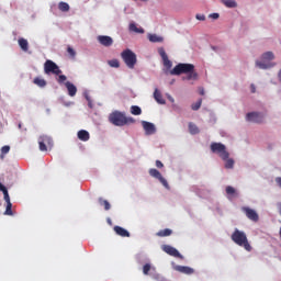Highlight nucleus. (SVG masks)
Returning a JSON list of instances; mask_svg holds the SVG:
<instances>
[{
	"instance_id": "24",
	"label": "nucleus",
	"mask_w": 281,
	"mask_h": 281,
	"mask_svg": "<svg viewBox=\"0 0 281 281\" xmlns=\"http://www.w3.org/2000/svg\"><path fill=\"white\" fill-rule=\"evenodd\" d=\"M221 3H223L225 8H238V2H236V0H221Z\"/></svg>"
},
{
	"instance_id": "30",
	"label": "nucleus",
	"mask_w": 281,
	"mask_h": 281,
	"mask_svg": "<svg viewBox=\"0 0 281 281\" xmlns=\"http://www.w3.org/2000/svg\"><path fill=\"white\" fill-rule=\"evenodd\" d=\"M262 60H273L276 58V55H273V52H266L261 55Z\"/></svg>"
},
{
	"instance_id": "3",
	"label": "nucleus",
	"mask_w": 281,
	"mask_h": 281,
	"mask_svg": "<svg viewBox=\"0 0 281 281\" xmlns=\"http://www.w3.org/2000/svg\"><path fill=\"white\" fill-rule=\"evenodd\" d=\"M232 240L235 243V245L244 247L246 251H251V245L249 244V239H247V234H245V232L236 228L232 234Z\"/></svg>"
},
{
	"instance_id": "45",
	"label": "nucleus",
	"mask_w": 281,
	"mask_h": 281,
	"mask_svg": "<svg viewBox=\"0 0 281 281\" xmlns=\"http://www.w3.org/2000/svg\"><path fill=\"white\" fill-rule=\"evenodd\" d=\"M276 183L281 188V177L276 178Z\"/></svg>"
},
{
	"instance_id": "31",
	"label": "nucleus",
	"mask_w": 281,
	"mask_h": 281,
	"mask_svg": "<svg viewBox=\"0 0 281 281\" xmlns=\"http://www.w3.org/2000/svg\"><path fill=\"white\" fill-rule=\"evenodd\" d=\"M131 113H132V115H142V108H139L137 105H132Z\"/></svg>"
},
{
	"instance_id": "49",
	"label": "nucleus",
	"mask_w": 281,
	"mask_h": 281,
	"mask_svg": "<svg viewBox=\"0 0 281 281\" xmlns=\"http://www.w3.org/2000/svg\"><path fill=\"white\" fill-rule=\"evenodd\" d=\"M170 102H175V99L172 97H169Z\"/></svg>"
},
{
	"instance_id": "10",
	"label": "nucleus",
	"mask_w": 281,
	"mask_h": 281,
	"mask_svg": "<svg viewBox=\"0 0 281 281\" xmlns=\"http://www.w3.org/2000/svg\"><path fill=\"white\" fill-rule=\"evenodd\" d=\"M265 120V115L260 112H250L246 114V121L247 122H254L255 124H262V121Z\"/></svg>"
},
{
	"instance_id": "51",
	"label": "nucleus",
	"mask_w": 281,
	"mask_h": 281,
	"mask_svg": "<svg viewBox=\"0 0 281 281\" xmlns=\"http://www.w3.org/2000/svg\"><path fill=\"white\" fill-rule=\"evenodd\" d=\"M87 98V100H88V102H89V97H86Z\"/></svg>"
},
{
	"instance_id": "11",
	"label": "nucleus",
	"mask_w": 281,
	"mask_h": 281,
	"mask_svg": "<svg viewBox=\"0 0 281 281\" xmlns=\"http://www.w3.org/2000/svg\"><path fill=\"white\" fill-rule=\"evenodd\" d=\"M162 251H165V254H168V256H172L173 258H180V260H183V255L180 254L179 250H177V248L170 245H164Z\"/></svg>"
},
{
	"instance_id": "26",
	"label": "nucleus",
	"mask_w": 281,
	"mask_h": 281,
	"mask_svg": "<svg viewBox=\"0 0 281 281\" xmlns=\"http://www.w3.org/2000/svg\"><path fill=\"white\" fill-rule=\"evenodd\" d=\"M148 41H150V43H164V37L157 35V34H149Z\"/></svg>"
},
{
	"instance_id": "41",
	"label": "nucleus",
	"mask_w": 281,
	"mask_h": 281,
	"mask_svg": "<svg viewBox=\"0 0 281 281\" xmlns=\"http://www.w3.org/2000/svg\"><path fill=\"white\" fill-rule=\"evenodd\" d=\"M67 80V76L65 75H58V78H57V82H59V85H63V82H65Z\"/></svg>"
},
{
	"instance_id": "2",
	"label": "nucleus",
	"mask_w": 281,
	"mask_h": 281,
	"mask_svg": "<svg viewBox=\"0 0 281 281\" xmlns=\"http://www.w3.org/2000/svg\"><path fill=\"white\" fill-rule=\"evenodd\" d=\"M109 122L114 126H126V124H135V119L126 116L120 111H114L109 115Z\"/></svg>"
},
{
	"instance_id": "14",
	"label": "nucleus",
	"mask_w": 281,
	"mask_h": 281,
	"mask_svg": "<svg viewBox=\"0 0 281 281\" xmlns=\"http://www.w3.org/2000/svg\"><path fill=\"white\" fill-rule=\"evenodd\" d=\"M142 126H143L146 135H155V133L157 131V128H155V124L147 122V121H143Z\"/></svg>"
},
{
	"instance_id": "34",
	"label": "nucleus",
	"mask_w": 281,
	"mask_h": 281,
	"mask_svg": "<svg viewBox=\"0 0 281 281\" xmlns=\"http://www.w3.org/2000/svg\"><path fill=\"white\" fill-rule=\"evenodd\" d=\"M108 65H110L111 67H113L114 69H119L120 67V60L117 59H111L108 61Z\"/></svg>"
},
{
	"instance_id": "33",
	"label": "nucleus",
	"mask_w": 281,
	"mask_h": 281,
	"mask_svg": "<svg viewBox=\"0 0 281 281\" xmlns=\"http://www.w3.org/2000/svg\"><path fill=\"white\" fill-rule=\"evenodd\" d=\"M58 9L60 12H69V4L67 2H59Z\"/></svg>"
},
{
	"instance_id": "15",
	"label": "nucleus",
	"mask_w": 281,
	"mask_h": 281,
	"mask_svg": "<svg viewBox=\"0 0 281 281\" xmlns=\"http://www.w3.org/2000/svg\"><path fill=\"white\" fill-rule=\"evenodd\" d=\"M175 271H178L179 273H184V276H192L194 273V269L188 267V266H175Z\"/></svg>"
},
{
	"instance_id": "50",
	"label": "nucleus",
	"mask_w": 281,
	"mask_h": 281,
	"mask_svg": "<svg viewBox=\"0 0 281 281\" xmlns=\"http://www.w3.org/2000/svg\"><path fill=\"white\" fill-rule=\"evenodd\" d=\"M19 128H22V124L21 123H19Z\"/></svg>"
},
{
	"instance_id": "22",
	"label": "nucleus",
	"mask_w": 281,
	"mask_h": 281,
	"mask_svg": "<svg viewBox=\"0 0 281 281\" xmlns=\"http://www.w3.org/2000/svg\"><path fill=\"white\" fill-rule=\"evenodd\" d=\"M89 132H87L86 130H80L78 132V139H80L81 142H89Z\"/></svg>"
},
{
	"instance_id": "18",
	"label": "nucleus",
	"mask_w": 281,
	"mask_h": 281,
	"mask_svg": "<svg viewBox=\"0 0 281 281\" xmlns=\"http://www.w3.org/2000/svg\"><path fill=\"white\" fill-rule=\"evenodd\" d=\"M67 91H68V95H70V98H74V95H76V93H78V88L75 87L74 83L67 81L65 83Z\"/></svg>"
},
{
	"instance_id": "21",
	"label": "nucleus",
	"mask_w": 281,
	"mask_h": 281,
	"mask_svg": "<svg viewBox=\"0 0 281 281\" xmlns=\"http://www.w3.org/2000/svg\"><path fill=\"white\" fill-rule=\"evenodd\" d=\"M154 98L156 102H158V104H166V100L164 99L161 92L158 89L154 91Z\"/></svg>"
},
{
	"instance_id": "6",
	"label": "nucleus",
	"mask_w": 281,
	"mask_h": 281,
	"mask_svg": "<svg viewBox=\"0 0 281 281\" xmlns=\"http://www.w3.org/2000/svg\"><path fill=\"white\" fill-rule=\"evenodd\" d=\"M0 192H2L4 196V201L7 203L4 216H14V212H12V202L10 201V193H8V188L0 182Z\"/></svg>"
},
{
	"instance_id": "8",
	"label": "nucleus",
	"mask_w": 281,
	"mask_h": 281,
	"mask_svg": "<svg viewBox=\"0 0 281 281\" xmlns=\"http://www.w3.org/2000/svg\"><path fill=\"white\" fill-rule=\"evenodd\" d=\"M150 177H154V179H158V181L166 188L167 190H170V186L168 184V180L161 176V172L159 170L151 168L149 169Z\"/></svg>"
},
{
	"instance_id": "28",
	"label": "nucleus",
	"mask_w": 281,
	"mask_h": 281,
	"mask_svg": "<svg viewBox=\"0 0 281 281\" xmlns=\"http://www.w3.org/2000/svg\"><path fill=\"white\" fill-rule=\"evenodd\" d=\"M156 235L159 236L160 238H164L166 236H171L172 235V229L165 228V229L159 231Z\"/></svg>"
},
{
	"instance_id": "44",
	"label": "nucleus",
	"mask_w": 281,
	"mask_h": 281,
	"mask_svg": "<svg viewBox=\"0 0 281 281\" xmlns=\"http://www.w3.org/2000/svg\"><path fill=\"white\" fill-rule=\"evenodd\" d=\"M218 13H212V14H210V19H218Z\"/></svg>"
},
{
	"instance_id": "27",
	"label": "nucleus",
	"mask_w": 281,
	"mask_h": 281,
	"mask_svg": "<svg viewBox=\"0 0 281 281\" xmlns=\"http://www.w3.org/2000/svg\"><path fill=\"white\" fill-rule=\"evenodd\" d=\"M33 82L37 86V87H47V81L41 77H36L34 78Z\"/></svg>"
},
{
	"instance_id": "39",
	"label": "nucleus",
	"mask_w": 281,
	"mask_h": 281,
	"mask_svg": "<svg viewBox=\"0 0 281 281\" xmlns=\"http://www.w3.org/2000/svg\"><path fill=\"white\" fill-rule=\"evenodd\" d=\"M67 52H68L70 58H76V50L71 46L67 47Z\"/></svg>"
},
{
	"instance_id": "46",
	"label": "nucleus",
	"mask_w": 281,
	"mask_h": 281,
	"mask_svg": "<svg viewBox=\"0 0 281 281\" xmlns=\"http://www.w3.org/2000/svg\"><path fill=\"white\" fill-rule=\"evenodd\" d=\"M250 88H251V93H256V86L251 85Z\"/></svg>"
},
{
	"instance_id": "29",
	"label": "nucleus",
	"mask_w": 281,
	"mask_h": 281,
	"mask_svg": "<svg viewBox=\"0 0 281 281\" xmlns=\"http://www.w3.org/2000/svg\"><path fill=\"white\" fill-rule=\"evenodd\" d=\"M189 133L191 135H199V126L194 123H189Z\"/></svg>"
},
{
	"instance_id": "37",
	"label": "nucleus",
	"mask_w": 281,
	"mask_h": 281,
	"mask_svg": "<svg viewBox=\"0 0 281 281\" xmlns=\"http://www.w3.org/2000/svg\"><path fill=\"white\" fill-rule=\"evenodd\" d=\"M150 263H146L145 266H143V273L144 276H148V273H150Z\"/></svg>"
},
{
	"instance_id": "32",
	"label": "nucleus",
	"mask_w": 281,
	"mask_h": 281,
	"mask_svg": "<svg viewBox=\"0 0 281 281\" xmlns=\"http://www.w3.org/2000/svg\"><path fill=\"white\" fill-rule=\"evenodd\" d=\"M100 205H103L105 211L111 210V203H109L106 200L99 198Z\"/></svg>"
},
{
	"instance_id": "36",
	"label": "nucleus",
	"mask_w": 281,
	"mask_h": 281,
	"mask_svg": "<svg viewBox=\"0 0 281 281\" xmlns=\"http://www.w3.org/2000/svg\"><path fill=\"white\" fill-rule=\"evenodd\" d=\"M224 161H226V162H225V168H227V169L234 168V159L227 158V159L224 160Z\"/></svg>"
},
{
	"instance_id": "20",
	"label": "nucleus",
	"mask_w": 281,
	"mask_h": 281,
	"mask_svg": "<svg viewBox=\"0 0 281 281\" xmlns=\"http://www.w3.org/2000/svg\"><path fill=\"white\" fill-rule=\"evenodd\" d=\"M256 67H259V69H271V67H276V63H263V61H256Z\"/></svg>"
},
{
	"instance_id": "48",
	"label": "nucleus",
	"mask_w": 281,
	"mask_h": 281,
	"mask_svg": "<svg viewBox=\"0 0 281 281\" xmlns=\"http://www.w3.org/2000/svg\"><path fill=\"white\" fill-rule=\"evenodd\" d=\"M278 78L281 80V69L279 70Z\"/></svg>"
},
{
	"instance_id": "42",
	"label": "nucleus",
	"mask_w": 281,
	"mask_h": 281,
	"mask_svg": "<svg viewBox=\"0 0 281 281\" xmlns=\"http://www.w3.org/2000/svg\"><path fill=\"white\" fill-rule=\"evenodd\" d=\"M195 19H196L198 21H205V14L198 13V14L195 15Z\"/></svg>"
},
{
	"instance_id": "19",
	"label": "nucleus",
	"mask_w": 281,
	"mask_h": 281,
	"mask_svg": "<svg viewBox=\"0 0 281 281\" xmlns=\"http://www.w3.org/2000/svg\"><path fill=\"white\" fill-rule=\"evenodd\" d=\"M18 43L22 49V52H29L30 49V43L27 42V40L23 38V37H20L18 40Z\"/></svg>"
},
{
	"instance_id": "38",
	"label": "nucleus",
	"mask_w": 281,
	"mask_h": 281,
	"mask_svg": "<svg viewBox=\"0 0 281 281\" xmlns=\"http://www.w3.org/2000/svg\"><path fill=\"white\" fill-rule=\"evenodd\" d=\"M8 153H10V146L4 145V146L1 148V158L3 159V155H8Z\"/></svg>"
},
{
	"instance_id": "53",
	"label": "nucleus",
	"mask_w": 281,
	"mask_h": 281,
	"mask_svg": "<svg viewBox=\"0 0 281 281\" xmlns=\"http://www.w3.org/2000/svg\"><path fill=\"white\" fill-rule=\"evenodd\" d=\"M143 1H148V0H143Z\"/></svg>"
},
{
	"instance_id": "25",
	"label": "nucleus",
	"mask_w": 281,
	"mask_h": 281,
	"mask_svg": "<svg viewBox=\"0 0 281 281\" xmlns=\"http://www.w3.org/2000/svg\"><path fill=\"white\" fill-rule=\"evenodd\" d=\"M128 30L130 32H135V34H144V29L137 27L135 23H130Z\"/></svg>"
},
{
	"instance_id": "35",
	"label": "nucleus",
	"mask_w": 281,
	"mask_h": 281,
	"mask_svg": "<svg viewBox=\"0 0 281 281\" xmlns=\"http://www.w3.org/2000/svg\"><path fill=\"white\" fill-rule=\"evenodd\" d=\"M201 104H203V100L200 99L198 102L191 105L192 111H199L201 109Z\"/></svg>"
},
{
	"instance_id": "17",
	"label": "nucleus",
	"mask_w": 281,
	"mask_h": 281,
	"mask_svg": "<svg viewBox=\"0 0 281 281\" xmlns=\"http://www.w3.org/2000/svg\"><path fill=\"white\" fill-rule=\"evenodd\" d=\"M114 232L117 234V236H121L122 238H131V233L126 231L124 227L121 226H114Z\"/></svg>"
},
{
	"instance_id": "13",
	"label": "nucleus",
	"mask_w": 281,
	"mask_h": 281,
	"mask_svg": "<svg viewBox=\"0 0 281 281\" xmlns=\"http://www.w3.org/2000/svg\"><path fill=\"white\" fill-rule=\"evenodd\" d=\"M97 41L100 43V45H103V47H111V45H113V37L109 35H99Z\"/></svg>"
},
{
	"instance_id": "1",
	"label": "nucleus",
	"mask_w": 281,
	"mask_h": 281,
	"mask_svg": "<svg viewBox=\"0 0 281 281\" xmlns=\"http://www.w3.org/2000/svg\"><path fill=\"white\" fill-rule=\"evenodd\" d=\"M171 76H181V74H187V77H183V80H196L199 74L194 71V65L192 64H178L170 71Z\"/></svg>"
},
{
	"instance_id": "12",
	"label": "nucleus",
	"mask_w": 281,
	"mask_h": 281,
	"mask_svg": "<svg viewBox=\"0 0 281 281\" xmlns=\"http://www.w3.org/2000/svg\"><path fill=\"white\" fill-rule=\"evenodd\" d=\"M158 54L160 58H162L164 66L167 69H172V61L168 58V54H166V49H164V47H160L158 49Z\"/></svg>"
},
{
	"instance_id": "9",
	"label": "nucleus",
	"mask_w": 281,
	"mask_h": 281,
	"mask_svg": "<svg viewBox=\"0 0 281 281\" xmlns=\"http://www.w3.org/2000/svg\"><path fill=\"white\" fill-rule=\"evenodd\" d=\"M241 212H244L247 218H249V221H252V223H258V221H260L258 212H256V210L254 209H250L249 206L241 207Z\"/></svg>"
},
{
	"instance_id": "43",
	"label": "nucleus",
	"mask_w": 281,
	"mask_h": 281,
	"mask_svg": "<svg viewBox=\"0 0 281 281\" xmlns=\"http://www.w3.org/2000/svg\"><path fill=\"white\" fill-rule=\"evenodd\" d=\"M156 168H164V162H161V160H156Z\"/></svg>"
},
{
	"instance_id": "16",
	"label": "nucleus",
	"mask_w": 281,
	"mask_h": 281,
	"mask_svg": "<svg viewBox=\"0 0 281 281\" xmlns=\"http://www.w3.org/2000/svg\"><path fill=\"white\" fill-rule=\"evenodd\" d=\"M226 194L229 201H233V199H238L239 196L238 191H236L232 186L226 187Z\"/></svg>"
},
{
	"instance_id": "7",
	"label": "nucleus",
	"mask_w": 281,
	"mask_h": 281,
	"mask_svg": "<svg viewBox=\"0 0 281 281\" xmlns=\"http://www.w3.org/2000/svg\"><path fill=\"white\" fill-rule=\"evenodd\" d=\"M44 72L47 75L54 74V76H60L63 70H60V67H58L56 63L52 61V59H47L44 64Z\"/></svg>"
},
{
	"instance_id": "40",
	"label": "nucleus",
	"mask_w": 281,
	"mask_h": 281,
	"mask_svg": "<svg viewBox=\"0 0 281 281\" xmlns=\"http://www.w3.org/2000/svg\"><path fill=\"white\" fill-rule=\"evenodd\" d=\"M38 145H40V150H42V153H45L47 150V145L43 143V140H38Z\"/></svg>"
},
{
	"instance_id": "47",
	"label": "nucleus",
	"mask_w": 281,
	"mask_h": 281,
	"mask_svg": "<svg viewBox=\"0 0 281 281\" xmlns=\"http://www.w3.org/2000/svg\"><path fill=\"white\" fill-rule=\"evenodd\" d=\"M200 95H205V90H200Z\"/></svg>"
},
{
	"instance_id": "23",
	"label": "nucleus",
	"mask_w": 281,
	"mask_h": 281,
	"mask_svg": "<svg viewBox=\"0 0 281 281\" xmlns=\"http://www.w3.org/2000/svg\"><path fill=\"white\" fill-rule=\"evenodd\" d=\"M38 142H43V144H46L47 146H54V140H52V137L47 135L40 136Z\"/></svg>"
},
{
	"instance_id": "4",
	"label": "nucleus",
	"mask_w": 281,
	"mask_h": 281,
	"mask_svg": "<svg viewBox=\"0 0 281 281\" xmlns=\"http://www.w3.org/2000/svg\"><path fill=\"white\" fill-rule=\"evenodd\" d=\"M210 148L211 151L214 155H217L223 161H227V159H229V151H227V147L223 145V143H212Z\"/></svg>"
},
{
	"instance_id": "5",
	"label": "nucleus",
	"mask_w": 281,
	"mask_h": 281,
	"mask_svg": "<svg viewBox=\"0 0 281 281\" xmlns=\"http://www.w3.org/2000/svg\"><path fill=\"white\" fill-rule=\"evenodd\" d=\"M121 58L125 63L128 69H135V65H137V55L133 53L131 49H125L121 53Z\"/></svg>"
},
{
	"instance_id": "52",
	"label": "nucleus",
	"mask_w": 281,
	"mask_h": 281,
	"mask_svg": "<svg viewBox=\"0 0 281 281\" xmlns=\"http://www.w3.org/2000/svg\"><path fill=\"white\" fill-rule=\"evenodd\" d=\"M89 106H91V102L89 103Z\"/></svg>"
}]
</instances>
